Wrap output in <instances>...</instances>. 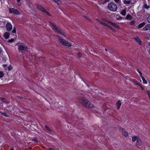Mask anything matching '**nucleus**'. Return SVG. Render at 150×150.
Returning a JSON list of instances; mask_svg holds the SVG:
<instances>
[{
  "label": "nucleus",
  "mask_w": 150,
  "mask_h": 150,
  "mask_svg": "<svg viewBox=\"0 0 150 150\" xmlns=\"http://www.w3.org/2000/svg\"><path fill=\"white\" fill-rule=\"evenodd\" d=\"M77 100L79 103H81L84 107L88 108H93L94 107L93 105L88 101L83 96L79 97Z\"/></svg>",
  "instance_id": "f257e3e1"
},
{
  "label": "nucleus",
  "mask_w": 150,
  "mask_h": 150,
  "mask_svg": "<svg viewBox=\"0 0 150 150\" xmlns=\"http://www.w3.org/2000/svg\"><path fill=\"white\" fill-rule=\"evenodd\" d=\"M57 36L58 37L59 40V42L63 45L67 46L69 47H70L71 45L70 42H68L66 40L62 38L61 37L57 35Z\"/></svg>",
  "instance_id": "f03ea898"
},
{
  "label": "nucleus",
  "mask_w": 150,
  "mask_h": 150,
  "mask_svg": "<svg viewBox=\"0 0 150 150\" xmlns=\"http://www.w3.org/2000/svg\"><path fill=\"white\" fill-rule=\"evenodd\" d=\"M18 46V49L19 52L22 53V51H27L28 48L27 46H24L23 45L22 43H18L17 44Z\"/></svg>",
  "instance_id": "7ed1b4c3"
},
{
  "label": "nucleus",
  "mask_w": 150,
  "mask_h": 150,
  "mask_svg": "<svg viewBox=\"0 0 150 150\" xmlns=\"http://www.w3.org/2000/svg\"><path fill=\"white\" fill-rule=\"evenodd\" d=\"M108 9L111 11L113 12L116 11L117 10V5L114 3H111L108 5Z\"/></svg>",
  "instance_id": "20e7f679"
},
{
  "label": "nucleus",
  "mask_w": 150,
  "mask_h": 150,
  "mask_svg": "<svg viewBox=\"0 0 150 150\" xmlns=\"http://www.w3.org/2000/svg\"><path fill=\"white\" fill-rule=\"evenodd\" d=\"M36 7L37 8L38 10H40V11L42 12L45 13L49 16H50V13L48 12L44 8V7L43 6H42L40 5L37 4Z\"/></svg>",
  "instance_id": "39448f33"
},
{
  "label": "nucleus",
  "mask_w": 150,
  "mask_h": 150,
  "mask_svg": "<svg viewBox=\"0 0 150 150\" xmlns=\"http://www.w3.org/2000/svg\"><path fill=\"white\" fill-rule=\"evenodd\" d=\"M6 28L8 31H11L12 28V26L11 23L8 22L6 25Z\"/></svg>",
  "instance_id": "423d86ee"
},
{
  "label": "nucleus",
  "mask_w": 150,
  "mask_h": 150,
  "mask_svg": "<svg viewBox=\"0 0 150 150\" xmlns=\"http://www.w3.org/2000/svg\"><path fill=\"white\" fill-rule=\"evenodd\" d=\"M9 12L10 13H14L17 15H19V12L18 10L13 8H10Z\"/></svg>",
  "instance_id": "0eeeda50"
},
{
  "label": "nucleus",
  "mask_w": 150,
  "mask_h": 150,
  "mask_svg": "<svg viewBox=\"0 0 150 150\" xmlns=\"http://www.w3.org/2000/svg\"><path fill=\"white\" fill-rule=\"evenodd\" d=\"M120 130L122 132V134L125 137L127 136L128 135V132L124 129L120 127Z\"/></svg>",
  "instance_id": "6e6552de"
},
{
  "label": "nucleus",
  "mask_w": 150,
  "mask_h": 150,
  "mask_svg": "<svg viewBox=\"0 0 150 150\" xmlns=\"http://www.w3.org/2000/svg\"><path fill=\"white\" fill-rule=\"evenodd\" d=\"M49 25H50V26L51 27L52 29L54 31H55V30H57V26L53 23L50 21L49 22Z\"/></svg>",
  "instance_id": "1a4fd4ad"
},
{
  "label": "nucleus",
  "mask_w": 150,
  "mask_h": 150,
  "mask_svg": "<svg viewBox=\"0 0 150 150\" xmlns=\"http://www.w3.org/2000/svg\"><path fill=\"white\" fill-rule=\"evenodd\" d=\"M150 29V24H149L146 25V26L143 28V30L144 31H146Z\"/></svg>",
  "instance_id": "9d476101"
},
{
  "label": "nucleus",
  "mask_w": 150,
  "mask_h": 150,
  "mask_svg": "<svg viewBox=\"0 0 150 150\" xmlns=\"http://www.w3.org/2000/svg\"><path fill=\"white\" fill-rule=\"evenodd\" d=\"M123 1L125 4H134L131 2V0L127 1L126 0H123Z\"/></svg>",
  "instance_id": "9b49d317"
},
{
  "label": "nucleus",
  "mask_w": 150,
  "mask_h": 150,
  "mask_svg": "<svg viewBox=\"0 0 150 150\" xmlns=\"http://www.w3.org/2000/svg\"><path fill=\"white\" fill-rule=\"evenodd\" d=\"M135 40L139 44V45H142V42L141 41V40L139 38H138V37L135 38Z\"/></svg>",
  "instance_id": "f8f14e48"
},
{
  "label": "nucleus",
  "mask_w": 150,
  "mask_h": 150,
  "mask_svg": "<svg viewBox=\"0 0 150 150\" xmlns=\"http://www.w3.org/2000/svg\"><path fill=\"white\" fill-rule=\"evenodd\" d=\"M10 33L9 32H6L4 35V36L6 39H7L9 37L10 35Z\"/></svg>",
  "instance_id": "ddd939ff"
},
{
  "label": "nucleus",
  "mask_w": 150,
  "mask_h": 150,
  "mask_svg": "<svg viewBox=\"0 0 150 150\" xmlns=\"http://www.w3.org/2000/svg\"><path fill=\"white\" fill-rule=\"evenodd\" d=\"M117 108L118 109H119L121 105V103L120 100H119L116 103Z\"/></svg>",
  "instance_id": "4468645a"
},
{
  "label": "nucleus",
  "mask_w": 150,
  "mask_h": 150,
  "mask_svg": "<svg viewBox=\"0 0 150 150\" xmlns=\"http://www.w3.org/2000/svg\"><path fill=\"white\" fill-rule=\"evenodd\" d=\"M132 16L129 14L127 15L125 17L126 19L129 20H131L132 19Z\"/></svg>",
  "instance_id": "2eb2a0df"
},
{
  "label": "nucleus",
  "mask_w": 150,
  "mask_h": 150,
  "mask_svg": "<svg viewBox=\"0 0 150 150\" xmlns=\"http://www.w3.org/2000/svg\"><path fill=\"white\" fill-rule=\"evenodd\" d=\"M145 25V23H142L139 25H138V27L139 28H141L143 27Z\"/></svg>",
  "instance_id": "dca6fc26"
},
{
  "label": "nucleus",
  "mask_w": 150,
  "mask_h": 150,
  "mask_svg": "<svg viewBox=\"0 0 150 150\" xmlns=\"http://www.w3.org/2000/svg\"><path fill=\"white\" fill-rule=\"evenodd\" d=\"M132 137V141L133 142H134L136 140H137V138H138L139 137H137V136L134 135V136H133Z\"/></svg>",
  "instance_id": "f3484780"
},
{
  "label": "nucleus",
  "mask_w": 150,
  "mask_h": 150,
  "mask_svg": "<svg viewBox=\"0 0 150 150\" xmlns=\"http://www.w3.org/2000/svg\"><path fill=\"white\" fill-rule=\"evenodd\" d=\"M111 25H112L115 28H117L118 29H119L120 28L119 25L118 24H117L115 23H112Z\"/></svg>",
  "instance_id": "a211bd4d"
},
{
  "label": "nucleus",
  "mask_w": 150,
  "mask_h": 150,
  "mask_svg": "<svg viewBox=\"0 0 150 150\" xmlns=\"http://www.w3.org/2000/svg\"><path fill=\"white\" fill-rule=\"evenodd\" d=\"M137 142L138 143V144L139 146H141L142 145V143L139 137H138V138H137Z\"/></svg>",
  "instance_id": "6ab92c4d"
},
{
  "label": "nucleus",
  "mask_w": 150,
  "mask_h": 150,
  "mask_svg": "<svg viewBox=\"0 0 150 150\" xmlns=\"http://www.w3.org/2000/svg\"><path fill=\"white\" fill-rule=\"evenodd\" d=\"M120 13L123 16H125L126 14V10L125 9H123Z\"/></svg>",
  "instance_id": "aec40b11"
},
{
  "label": "nucleus",
  "mask_w": 150,
  "mask_h": 150,
  "mask_svg": "<svg viewBox=\"0 0 150 150\" xmlns=\"http://www.w3.org/2000/svg\"><path fill=\"white\" fill-rule=\"evenodd\" d=\"M54 2L58 5H60L61 2V0H53Z\"/></svg>",
  "instance_id": "412c9836"
},
{
  "label": "nucleus",
  "mask_w": 150,
  "mask_h": 150,
  "mask_svg": "<svg viewBox=\"0 0 150 150\" xmlns=\"http://www.w3.org/2000/svg\"><path fill=\"white\" fill-rule=\"evenodd\" d=\"M45 127L46 128V129L47 130H48L49 131H50L51 133L53 132V131L52 130H51L49 128V127L48 126H47V125H45Z\"/></svg>",
  "instance_id": "4be33fe9"
},
{
  "label": "nucleus",
  "mask_w": 150,
  "mask_h": 150,
  "mask_svg": "<svg viewBox=\"0 0 150 150\" xmlns=\"http://www.w3.org/2000/svg\"><path fill=\"white\" fill-rule=\"evenodd\" d=\"M141 77H142L143 83L144 84H146L147 83V82L145 80V78L143 76Z\"/></svg>",
  "instance_id": "5701e85b"
},
{
  "label": "nucleus",
  "mask_w": 150,
  "mask_h": 150,
  "mask_svg": "<svg viewBox=\"0 0 150 150\" xmlns=\"http://www.w3.org/2000/svg\"><path fill=\"white\" fill-rule=\"evenodd\" d=\"M145 38L146 39H150V34H146L145 36Z\"/></svg>",
  "instance_id": "b1692460"
},
{
  "label": "nucleus",
  "mask_w": 150,
  "mask_h": 150,
  "mask_svg": "<svg viewBox=\"0 0 150 150\" xmlns=\"http://www.w3.org/2000/svg\"><path fill=\"white\" fill-rule=\"evenodd\" d=\"M144 8H146L147 9H148L149 8V6H148L146 3H144Z\"/></svg>",
  "instance_id": "393cba45"
},
{
  "label": "nucleus",
  "mask_w": 150,
  "mask_h": 150,
  "mask_svg": "<svg viewBox=\"0 0 150 150\" xmlns=\"http://www.w3.org/2000/svg\"><path fill=\"white\" fill-rule=\"evenodd\" d=\"M4 75V73L1 71H0V78H2Z\"/></svg>",
  "instance_id": "a878e982"
},
{
  "label": "nucleus",
  "mask_w": 150,
  "mask_h": 150,
  "mask_svg": "<svg viewBox=\"0 0 150 150\" xmlns=\"http://www.w3.org/2000/svg\"><path fill=\"white\" fill-rule=\"evenodd\" d=\"M7 69L9 71H10L12 69L13 67L11 65H10L7 67Z\"/></svg>",
  "instance_id": "bb28decb"
},
{
  "label": "nucleus",
  "mask_w": 150,
  "mask_h": 150,
  "mask_svg": "<svg viewBox=\"0 0 150 150\" xmlns=\"http://www.w3.org/2000/svg\"><path fill=\"white\" fill-rule=\"evenodd\" d=\"M1 114L2 115H3L6 117H8V116L7 115V114L5 112H1Z\"/></svg>",
  "instance_id": "cd10ccee"
},
{
  "label": "nucleus",
  "mask_w": 150,
  "mask_h": 150,
  "mask_svg": "<svg viewBox=\"0 0 150 150\" xmlns=\"http://www.w3.org/2000/svg\"><path fill=\"white\" fill-rule=\"evenodd\" d=\"M15 40L14 39L12 38L10 40H8V42H14Z\"/></svg>",
  "instance_id": "c85d7f7f"
},
{
  "label": "nucleus",
  "mask_w": 150,
  "mask_h": 150,
  "mask_svg": "<svg viewBox=\"0 0 150 150\" xmlns=\"http://www.w3.org/2000/svg\"><path fill=\"white\" fill-rule=\"evenodd\" d=\"M137 71L138 72H139V74H140L141 76H142V72L139 70L138 69H137Z\"/></svg>",
  "instance_id": "c756f323"
},
{
  "label": "nucleus",
  "mask_w": 150,
  "mask_h": 150,
  "mask_svg": "<svg viewBox=\"0 0 150 150\" xmlns=\"http://www.w3.org/2000/svg\"><path fill=\"white\" fill-rule=\"evenodd\" d=\"M134 23H135V21L134 20H133L131 22V23H130V24L132 25H134Z\"/></svg>",
  "instance_id": "7c9ffc66"
},
{
  "label": "nucleus",
  "mask_w": 150,
  "mask_h": 150,
  "mask_svg": "<svg viewBox=\"0 0 150 150\" xmlns=\"http://www.w3.org/2000/svg\"><path fill=\"white\" fill-rule=\"evenodd\" d=\"M12 32L13 33H16V28L15 27H14V28H13V30H12Z\"/></svg>",
  "instance_id": "2f4dec72"
},
{
  "label": "nucleus",
  "mask_w": 150,
  "mask_h": 150,
  "mask_svg": "<svg viewBox=\"0 0 150 150\" xmlns=\"http://www.w3.org/2000/svg\"><path fill=\"white\" fill-rule=\"evenodd\" d=\"M101 24L105 26H107L108 25L106 23L103 22H102V23H101Z\"/></svg>",
  "instance_id": "473e14b6"
},
{
  "label": "nucleus",
  "mask_w": 150,
  "mask_h": 150,
  "mask_svg": "<svg viewBox=\"0 0 150 150\" xmlns=\"http://www.w3.org/2000/svg\"><path fill=\"white\" fill-rule=\"evenodd\" d=\"M147 93L148 94V96L150 99V92L149 91H147Z\"/></svg>",
  "instance_id": "72a5a7b5"
},
{
  "label": "nucleus",
  "mask_w": 150,
  "mask_h": 150,
  "mask_svg": "<svg viewBox=\"0 0 150 150\" xmlns=\"http://www.w3.org/2000/svg\"><path fill=\"white\" fill-rule=\"evenodd\" d=\"M147 20L150 23V15L147 18Z\"/></svg>",
  "instance_id": "f704fd0d"
},
{
  "label": "nucleus",
  "mask_w": 150,
  "mask_h": 150,
  "mask_svg": "<svg viewBox=\"0 0 150 150\" xmlns=\"http://www.w3.org/2000/svg\"><path fill=\"white\" fill-rule=\"evenodd\" d=\"M77 55L78 56L80 57L81 56L82 54L81 53L79 52L78 53Z\"/></svg>",
  "instance_id": "c9c22d12"
},
{
  "label": "nucleus",
  "mask_w": 150,
  "mask_h": 150,
  "mask_svg": "<svg viewBox=\"0 0 150 150\" xmlns=\"http://www.w3.org/2000/svg\"><path fill=\"white\" fill-rule=\"evenodd\" d=\"M107 27H108L110 29H111L112 30H114L112 27L108 25Z\"/></svg>",
  "instance_id": "e433bc0d"
},
{
  "label": "nucleus",
  "mask_w": 150,
  "mask_h": 150,
  "mask_svg": "<svg viewBox=\"0 0 150 150\" xmlns=\"http://www.w3.org/2000/svg\"><path fill=\"white\" fill-rule=\"evenodd\" d=\"M33 140L36 143H37L38 142V140L36 138H34L33 139Z\"/></svg>",
  "instance_id": "4c0bfd02"
},
{
  "label": "nucleus",
  "mask_w": 150,
  "mask_h": 150,
  "mask_svg": "<svg viewBox=\"0 0 150 150\" xmlns=\"http://www.w3.org/2000/svg\"><path fill=\"white\" fill-rule=\"evenodd\" d=\"M61 31H62V30H58L57 29V30H55V31H57V32L59 33H61Z\"/></svg>",
  "instance_id": "58836bf2"
},
{
  "label": "nucleus",
  "mask_w": 150,
  "mask_h": 150,
  "mask_svg": "<svg viewBox=\"0 0 150 150\" xmlns=\"http://www.w3.org/2000/svg\"><path fill=\"white\" fill-rule=\"evenodd\" d=\"M114 1L117 3H118L120 2V0H114Z\"/></svg>",
  "instance_id": "ea45409f"
},
{
  "label": "nucleus",
  "mask_w": 150,
  "mask_h": 150,
  "mask_svg": "<svg viewBox=\"0 0 150 150\" xmlns=\"http://www.w3.org/2000/svg\"><path fill=\"white\" fill-rule=\"evenodd\" d=\"M96 20L98 21L101 24V23H102V22L101 21H100V20L99 19H97Z\"/></svg>",
  "instance_id": "a19ab883"
},
{
  "label": "nucleus",
  "mask_w": 150,
  "mask_h": 150,
  "mask_svg": "<svg viewBox=\"0 0 150 150\" xmlns=\"http://www.w3.org/2000/svg\"><path fill=\"white\" fill-rule=\"evenodd\" d=\"M84 17L86 18V19H87L89 20V21H90V18H89L88 17H87L86 16H84Z\"/></svg>",
  "instance_id": "79ce46f5"
},
{
  "label": "nucleus",
  "mask_w": 150,
  "mask_h": 150,
  "mask_svg": "<svg viewBox=\"0 0 150 150\" xmlns=\"http://www.w3.org/2000/svg\"><path fill=\"white\" fill-rule=\"evenodd\" d=\"M61 33V34H62V35H64V36H65V33H64L62 31H62H61V33Z\"/></svg>",
  "instance_id": "37998d69"
},
{
  "label": "nucleus",
  "mask_w": 150,
  "mask_h": 150,
  "mask_svg": "<svg viewBox=\"0 0 150 150\" xmlns=\"http://www.w3.org/2000/svg\"><path fill=\"white\" fill-rule=\"evenodd\" d=\"M27 3H28V4H32L31 3H30V2L29 1H27Z\"/></svg>",
  "instance_id": "c03bdc74"
},
{
  "label": "nucleus",
  "mask_w": 150,
  "mask_h": 150,
  "mask_svg": "<svg viewBox=\"0 0 150 150\" xmlns=\"http://www.w3.org/2000/svg\"><path fill=\"white\" fill-rule=\"evenodd\" d=\"M106 21L108 23H109L111 25H112V23H113L111 22V21H107L106 20Z\"/></svg>",
  "instance_id": "a18cd8bd"
},
{
  "label": "nucleus",
  "mask_w": 150,
  "mask_h": 150,
  "mask_svg": "<svg viewBox=\"0 0 150 150\" xmlns=\"http://www.w3.org/2000/svg\"><path fill=\"white\" fill-rule=\"evenodd\" d=\"M7 64H4L3 66L4 67H5L7 66Z\"/></svg>",
  "instance_id": "49530a36"
},
{
  "label": "nucleus",
  "mask_w": 150,
  "mask_h": 150,
  "mask_svg": "<svg viewBox=\"0 0 150 150\" xmlns=\"http://www.w3.org/2000/svg\"><path fill=\"white\" fill-rule=\"evenodd\" d=\"M2 60H3V61H5L6 60L5 58H3Z\"/></svg>",
  "instance_id": "de8ad7c7"
},
{
  "label": "nucleus",
  "mask_w": 150,
  "mask_h": 150,
  "mask_svg": "<svg viewBox=\"0 0 150 150\" xmlns=\"http://www.w3.org/2000/svg\"><path fill=\"white\" fill-rule=\"evenodd\" d=\"M109 0H105V1L104 3H105L106 2H108Z\"/></svg>",
  "instance_id": "09e8293b"
},
{
  "label": "nucleus",
  "mask_w": 150,
  "mask_h": 150,
  "mask_svg": "<svg viewBox=\"0 0 150 150\" xmlns=\"http://www.w3.org/2000/svg\"><path fill=\"white\" fill-rule=\"evenodd\" d=\"M2 51V50L0 48V54L1 53Z\"/></svg>",
  "instance_id": "8fccbe9b"
},
{
  "label": "nucleus",
  "mask_w": 150,
  "mask_h": 150,
  "mask_svg": "<svg viewBox=\"0 0 150 150\" xmlns=\"http://www.w3.org/2000/svg\"><path fill=\"white\" fill-rule=\"evenodd\" d=\"M140 86L142 88V89L143 90H144V88L142 87V86L141 85H140Z\"/></svg>",
  "instance_id": "3c124183"
},
{
  "label": "nucleus",
  "mask_w": 150,
  "mask_h": 150,
  "mask_svg": "<svg viewBox=\"0 0 150 150\" xmlns=\"http://www.w3.org/2000/svg\"><path fill=\"white\" fill-rule=\"evenodd\" d=\"M148 52H149V55H150V49L148 51Z\"/></svg>",
  "instance_id": "603ef678"
},
{
  "label": "nucleus",
  "mask_w": 150,
  "mask_h": 150,
  "mask_svg": "<svg viewBox=\"0 0 150 150\" xmlns=\"http://www.w3.org/2000/svg\"><path fill=\"white\" fill-rule=\"evenodd\" d=\"M49 149L50 150H54L53 149L50 148Z\"/></svg>",
  "instance_id": "864d4df0"
},
{
  "label": "nucleus",
  "mask_w": 150,
  "mask_h": 150,
  "mask_svg": "<svg viewBox=\"0 0 150 150\" xmlns=\"http://www.w3.org/2000/svg\"><path fill=\"white\" fill-rule=\"evenodd\" d=\"M17 1H18V2H19L21 0H17Z\"/></svg>",
  "instance_id": "5fc2aeb1"
},
{
  "label": "nucleus",
  "mask_w": 150,
  "mask_h": 150,
  "mask_svg": "<svg viewBox=\"0 0 150 150\" xmlns=\"http://www.w3.org/2000/svg\"><path fill=\"white\" fill-rule=\"evenodd\" d=\"M105 50L106 51H108V50H107V49H105Z\"/></svg>",
  "instance_id": "6e6d98bb"
},
{
  "label": "nucleus",
  "mask_w": 150,
  "mask_h": 150,
  "mask_svg": "<svg viewBox=\"0 0 150 150\" xmlns=\"http://www.w3.org/2000/svg\"><path fill=\"white\" fill-rule=\"evenodd\" d=\"M11 150H14V149H11Z\"/></svg>",
  "instance_id": "4d7b16f0"
},
{
  "label": "nucleus",
  "mask_w": 150,
  "mask_h": 150,
  "mask_svg": "<svg viewBox=\"0 0 150 150\" xmlns=\"http://www.w3.org/2000/svg\"><path fill=\"white\" fill-rule=\"evenodd\" d=\"M149 46H150V43H149Z\"/></svg>",
  "instance_id": "13d9d810"
},
{
  "label": "nucleus",
  "mask_w": 150,
  "mask_h": 150,
  "mask_svg": "<svg viewBox=\"0 0 150 150\" xmlns=\"http://www.w3.org/2000/svg\"><path fill=\"white\" fill-rule=\"evenodd\" d=\"M20 97L21 98H22V97H20Z\"/></svg>",
  "instance_id": "bf43d9fd"
}]
</instances>
